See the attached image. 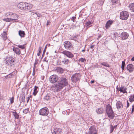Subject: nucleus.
I'll list each match as a JSON object with an SVG mask.
<instances>
[{
  "label": "nucleus",
  "instance_id": "1",
  "mask_svg": "<svg viewBox=\"0 0 134 134\" xmlns=\"http://www.w3.org/2000/svg\"><path fill=\"white\" fill-rule=\"evenodd\" d=\"M18 7L21 10L26 11L31 9L32 5V4H28L26 2H20L18 4Z\"/></svg>",
  "mask_w": 134,
  "mask_h": 134
},
{
  "label": "nucleus",
  "instance_id": "2",
  "mask_svg": "<svg viewBox=\"0 0 134 134\" xmlns=\"http://www.w3.org/2000/svg\"><path fill=\"white\" fill-rule=\"evenodd\" d=\"M58 80L59 82L58 83L62 88L68 85V80L65 77L61 76Z\"/></svg>",
  "mask_w": 134,
  "mask_h": 134
},
{
  "label": "nucleus",
  "instance_id": "3",
  "mask_svg": "<svg viewBox=\"0 0 134 134\" xmlns=\"http://www.w3.org/2000/svg\"><path fill=\"white\" fill-rule=\"evenodd\" d=\"M106 112L108 117L113 118L114 117V115L111 106L108 104L106 105Z\"/></svg>",
  "mask_w": 134,
  "mask_h": 134
},
{
  "label": "nucleus",
  "instance_id": "4",
  "mask_svg": "<svg viewBox=\"0 0 134 134\" xmlns=\"http://www.w3.org/2000/svg\"><path fill=\"white\" fill-rule=\"evenodd\" d=\"M81 75L79 73H76L72 75L71 77V80L73 82L76 83L80 80Z\"/></svg>",
  "mask_w": 134,
  "mask_h": 134
},
{
  "label": "nucleus",
  "instance_id": "5",
  "mask_svg": "<svg viewBox=\"0 0 134 134\" xmlns=\"http://www.w3.org/2000/svg\"><path fill=\"white\" fill-rule=\"evenodd\" d=\"M129 15V14L127 11H122L120 13V18L121 19L126 20L128 18Z\"/></svg>",
  "mask_w": 134,
  "mask_h": 134
},
{
  "label": "nucleus",
  "instance_id": "6",
  "mask_svg": "<svg viewBox=\"0 0 134 134\" xmlns=\"http://www.w3.org/2000/svg\"><path fill=\"white\" fill-rule=\"evenodd\" d=\"M40 115L42 116H47L49 113L48 109L47 108H43L39 111Z\"/></svg>",
  "mask_w": 134,
  "mask_h": 134
},
{
  "label": "nucleus",
  "instance_id": "7",
  "mask_svg": "<svg viewBox=\"0 0 134 134\" xmlns=\"http://www.w3.org/2000/svg\"><path fill=\"white\" fill-rule=\"evenodd\" d=\"M97 131L95 126H92L89 128V134H97Z\"/></svg>",
  "mask_w": 134,
  "mask_h": 134
},
{
  "label": "nucleus",
  "instance_id": "8",
  "mask_svg": "<svg viewBox=\"0 0 134 134\" xmlns=\"http://www.w3.org/2000/svg\"><path fill=\"white\" fill-rule=\"evenodd\" d=\"M64 44L65 48L67 50L71 49L72 47V44L70 42L68 41L65 42Z\"/></svg>",
  "mask_w": 134,
  "mask_h": 134
},
{
  "label": "nucleus",
  "instance_id": "9",
  "mask_svg": "<svg viewBox=\"0 0 134 134\" xmlns=\"http://www.w3.org/2000/svg\"><path fill=\"white\" fill-rule=\"evenodd\" d=\"M51 89L54 91H58V90L62 88L58 83L55 84L53 85L51 87Z\"/></svg>",
  "mask_w": 134,
  "mask_h": 134
},
{
  "label": "nucleus",
  "instance_id": "10",
  "mask_svg": "<svg viewBox=\"0 0 134 134\" xmlns=\"http://www.w3.org/2000/svg\"><path fill=\"white\" fill-rule=\"evenodd\" d=\"M12 14L11 15V17L12 19V21L16 22L17 21V20H18L19 17L18 15L15 13H12Z\"/></svg>",
  "mask_w": 134,
  "mask_h": 134
},
{
  "label": "nucleus",
  "instance_id": "11",
  "mask_svg": "<svg viewBox=\"0 0 134 134\" xmlns=\"http://www.w3.org/2000/svg\"><path fill=\"white\" fill-rule=\"evenodd\" d=\"M62 53L69 58H72L74 57L73 54H72L70 52L68 51H64L62 52Z\"/></svg>",
  "mask_w": 134,
  "mask_h": 134
},
{
  "label": "nucleus",
  "instance_id": "12",
  "mask_svg": "<svg viewBox=\"0 0 134 134\" xmlns=\"http://www.w3.org/2000/svg\"><path fill=\"white\" fill-rule=\"evenodd\" d=\"M129 36L128 33L125 32H123L121 34V37L123 40H125L128 38Z\"/></svg>",
  "mask_w": 134,
  "mask_h": 134
},
{
  "label": "nucleus",
  "instance_id": "13",
  "mask_svg": "<svg viewBox=\"0 0 134 134\" xmlns=\"http://www.w3.org/2000/svg\"><path fill=\"white\" fill-rule=\"evenodd\" d=\"M58 79V77L56 75H53L51 76V82H56Z\"/></svg>",
  "mask_w": 134,
  "mask_h": 134
},
{
  "label": "nucleus",
  "instance_id": "14",
  "mask_svg": "<svg viewBox=\"0 0 134 134\" xmlns=\"http://www.w3.org/2000/svg\"><path fill=\"white\" fill-rule=\"evenodd\" d=\"M126 88L123 86L119 88L118 89V91H120V92L127 93V91H126Z\"/></svg>",
  "mask_w": 134,
  "mask_h": 134
},
{
  "label": "nucleus",
  "instance_id": "15",
  "mask_svg": "<svg viewBox=\"0 0 134 134\" xmlns=\"http://www.w3.org/2000/svg\"><path fill=\"white\" fill-rule=\"evenodd\" d=\"M113 21L112 20H109L106 23L105 27L107 29H108L110 27L111 25L113 23Z\"/></svg>",
  "mask_w": 134,
  "mask_h": 134
},
{
  "label": "nucleus",
  "instance_id": "16",
  "mask_svg": "<svg viewBox=\"0 0 134 134\" xmlns=\"http://www.w3.org/2000/svg\"><path fill=\"white\" fill-rule=\"evenodd\" d=\"M61 132L60 130L59 129L56 128L54 129L52 134H60Z\"/></svg>",
  "mask_w": 134,
  "mask_h": 134
},
{
  "label": "nucleus",
  "instance_id": "17",
  "mask_svg": "<svg viewBox=\"0 0 134 134\" xmlns=\"http://www.w3.org/2000/svg\"><path fill=\"white\" fill-rule=\"evenodd\" d=\"M116 105L117 109H120L123 107L122 103L120 101H118L117 102Z\"/></svg>",
  "mask_w": 134,
  "mask_h": 134
},
{
  "label": "nucleus",
  "instance_id": "18",
  "mask_svg": "<svg viewBox=\"0 0 134 134\" xmlns=\"http://www.w3.org/2000/svg\"><path fill=\"white\" fill-rule=\"evenodd\" d=\"M104 109L103 108H100L97 109L96 110L97 113L98 114H101L103 113Z\"/></svg>",
  "mask_w": 134,
  "mask_h": 134
},
{
  "label": "nucleus",
  "instance_id": "19",
  "mask_svg": "<svg viewBox=\"0 0 134 134\" xmlns=\"http://www.w3.org/2000/svg\"><path fill=\"white\" fill-rule=\"evenodd\" d=\"M13 50L17 54H20L21 53L20 50L18 48H14Z\"/></svg>",
  "mask_w": 134,
  "mask_h": 134
},
{
  "label": "nucleus",
  "instance_id": "20",
  "mask_svg": "<svg viewBox=\"0 0 134 134\" xmlns=\"http://www.w3.org/2000/svg\"><path fill=\"white\" fill-rule=\"evenodd\" d=\"M128 7L130 10L131 12H134V3L130 4Z\"/></svg>",
  "mask_w": 134,
  "mask_h": 134
},
{
  "label": "nucleus",
  "instance_id": "21",
  "mask_svg": "<svg viewBox=\"0 0 134 134\" xmlns=\"http://www.w3.org/2000/svg\"><path fill=\"white\" fill-rule=\"evenodd\" d=\"M19 34L21 37H24L25 35L24 31L21 30H20L19 31Z\"/></svg>",
  "mask_w": 134,
  "mask_h": 134
},
{
  "label": "nucleus",
  "instance_id": "22",
  "mask_svg": "<svg viewBox=\"0 0 134 134\" xmlns=\"http://www.w3.org/2000/svg\"><path fill=\"white\" fill-rule=\"evenodd\" d=\"M3 40L4 41L7 39V35L6 32L4 31L1 34Z\"/></svg>",
  "mask_w": 134,
  "mask_h": 134
},
{
  "label": "nucleus",
  "instance_id": "23",
  "mask_svg": "<svg viewBox=\"0 0 134 134\" xmlns=\"http://www.w3.org/2000/svg\"><path fill=\"white\" fill-rule=\"evenodd\" d=\"M12 57L10 56H8L7 57L6 59V64L7 63L8 64V65H9V62L10 60H12Z\"/></svg>",
  "mask_w": 134,
  "mask_h": 134
},
{
  "label": "nucleus",
  "instance_id": "24",
  "mask_svg": "<svg viewBox=\"0 0 134 134\" xmlns=\"http://www.w3.org/2000/svg\"><path fill=\"white\" fill-rule=\"evenodd\" d=\"M9 62V65H8L9 66H14V64L15 63V59L13 58L12 59V60H10Z\"/></svg>",
  "mask_w": 134,
  "mask_h": 134
},
{
  "label": "nucleus",
  "instance_id": "25",
  "mask_svg": "<svg viewBox=\"0 0 134 134\" xmlns=\"http://www.w3.org/2000/svg\"><path fill=\"white\" fill-rule=\"evenodd\" d=\"M38 87L37 86H35L34 87V91L33 92V94L34 95V96H35L37 93L38 92Z\"/></svg>",
  "mask_w": 134,
  "mask_h": 134
},
{
  "label": "nucleus",
  "instance_id": "26",
  "mask_svg": "<svg viewBox=\"0 0 134 134\" xmlns=\"http://www.w3.org/2000/svg\"><path fill=\"white\" fill-rule=\"evenodd\" d=\"M13 115L15 119H18L19 118V115L15 111L13 112Z\"/></svg>",
  "mask_w": 134,
  "mask_h": 134
},
{
  "label": "nucleus",
  "instance_id": "27",
  "mask_svg": "<svg viewBox=\"0 0 134 134\" xmlns=\"http://www.w3.org/2000/svg\"><path fill=\"white\" fill-rule=\"evenodd\" d=\"M52 64L55 66L58 64L57 59H54L52 60Z\"/></svg>",
  "mask_w": 134,
  "mask_h": 134
},
{
  "label": "nucleus",
  "instance_id": "28",
  "mask_svg": "<svg viewBox=\"0 0 134 134\" xmlns=\"http://www.w3.org/2000/svg\"><path fill=\"white\" fill-rule=\"evenodd\" d=\"M129 97V100L130 102L134 101V94L131 95Z\"/></svg>",
  "mask_w": 134,
  "mask_h": 134
},
{
  "label": "nucleus",
  "instance_id": "29",
  "mask_svg": "<svg viewBox=\"0 0 134 134\" xmlns=\"http://www.w3.org/2000/svg\"><path fill=\"white\" fill-rule=\"evenodd\" d=\"M91 22L90 21H88L85 24L87 28H88L91 26Z\"/></svg>",
  "mask_w": 134,
  "mask_h": 134
},
{
  "label": "nucleus",
  "instance_id": "30",
  "mask_svg": "<svg viewBox=\"0 0 134 134\" xmlns=\"http://www.w3.org/2000/svg\"><path fill=\"white\" fill-rule=\"evenodd\" d=\"M45 99L48 100L50 99V93H47L46 96L44 98Z\"/></svg>",
  "mask_w": 134,
  "mask_h": 134
},
{
  "label": "nucleus",
  "instance_id": "31",
  "mask_svg": "<svg viewBox=\"0 0 134 134\" xmlns=\"http://www.w3.org/2000/svg\"><path fill=\"white\" fill-rule=\"evenodd\" d=\"M116 127V126H113L112 125H111L110 127V133H111L113 131L114 128Z\"/></svg>",
  "mask_w": 134,
  "mask_h": 134
},
{
  "label": "nucleus",
  "instance_id": "32",
  "mask_svg": "<svg viewBox=\"0 0 134 134\" xmlns=\"http://www.w3.org/2000/svg\"><path fill=\"white\" fill-rule=\"evenodd\" d=\"M58 72L61 73H62L63 72L64 69L62 68H57V69Z\"/></svg>",
  "mask_w": 134,
  "mask_h": 134
},
{
  "label": "nucleus",
  "instance_id": "33",
  "mask_svg": "<svg viewBox=\"0 0 134 134\" xmlns=\"http://www.w3.org/2000/svg\"><path fill=\"white\" fill-rule=\"evenodd\" d=\"M12 12H8L6 13L5 14V16L6 17H8L10 16L11 17V15L12 14Z\"/></svg>",
  "mask_w": 134,
  "mask_h": 134
},
{
  "label": "nucleus",
  "instance_id": "34",
  "mask_svg": "<svg viewBox=\"0 0 134 134\" xmlns=\"http://www.w3.org/2000/svg\"><path fill=\"white\" fill-rule=\"evenodd\" d=\"M12 19L10 18H5L4 19H3V20L4 21H5L6 22H10L12 21Z\"/></svg>",
  "mask_w": 134,
  "mask_h": 134
},
{
  "label": "nucleus",
  "instance_id": "35",
  "mask_svg": "<svg viewBox=\"0 0 134 134\" xmlns=\"http://www.w3.org/2000/svg\"><path fill=\"white\" fill-rule=\"evenodd\" d=\"M111 2L113 5L118 4L119 2V0H111Z\"/></svg>",
  "mask_w": 134,
  "mask_h": 134
},
{
  "label": "nucleus",
  "instance_id": "36",
  "mask_svg": "<svg viewBox=\"0 0 134 134\" xmlns=\"http://www.w3.org/2000/svg\"><path fill=\"white\" fill-rule=\"evenodd\" d=\"M126 69L129 71L130 72H132L133 70V68H126Z\"/></svg>",
  "mask_w": 134,
  "mask_h": 134
},
{
  "label": "nucleus",
  "instance_id": "37",
  "mask_svg": "<svg viewBox=\"0 0 134 134\" xmlns=\"http://www.w3.org/2000/svg\"><path fill=\"white\" fill-rule=\"evenodd\" d=\"M104 0H100L98 2V3L99 5H103L104 3Z\"/></svg>",
  "mask_w": 134,
  "mask_h": 134
},
{
  "label": "nucleus",
  "instance_id": "38",
  "mask_svg": "<svg viewBox=\"0 0 134 134\" xmlns=\"http://www.w3.org/2000/svg\"><path fill=\"white\" fill-rule=\"evenodd\" d=\"M17 46H18V47L21 48L22 49H24L25 48V45L24 44H23V45H20L19 44L18 45H17Z\"/></svg>",
  "mask_w": 134,
  "mask_h": 134
},
{
  "label": "nucleus",
  "instance_id": "39",
  "mask_svg": "<svg viewBox=\"0 0 134 134\" xmlns=\"http://www.w3.org/2000/svg\"><path fill=\"white\" fill-rule=\"evenodd\" d=\"M101 64L102 65L104 66H105L108 67H109V65L106 63L105 62H103L101 63Z\"/></svg>",
  "mask_w": 134,
  "mask_h": 134
},
{
  "label": "nucleus",
  "instance_id": "40",
  "mask_svg": "<svg viewBox=\"0 0 134 134\" xmlns=\"http://www.w3.org/2000/svg\"><path fill=\"white\" fill-rule=\"evenodd\" d=\"M79 61L80 62H83L84 61H86V60L85 59L82 58H81L79 59Z\"/></svg>",
  "mask_w": 134,
  "mask_h": 134
},
{
  "label": "nucleus",
  "instance_id": "41",
  "mask_svg": "<svg viewBox=\"0 0 134 134\" xmlns=\"http://www.w3.org/2000/svg\"><path fill=\"white\" fill-rule=\"evenodd\" d=\"M29 111V109H25L23 110V112L24 113L26 114Z\"/></svg>",
  "mask_w": 134,
  "mask_h": 134
},
{
  "label": "nucleus",
  "instance_id": "42",
  "mask_svg": "<svg viewBox=\"0 0 134 134\" xmlns=\"http://www.w3.org/2000/svg\"><path fill=\"white\" fill-rule=\"evenodd\" d=\"M65 64H68V59L65 60L64 61L62 62Z\"/></svg>",
  "mask_w": 134,
  "mask_h": 134
},
{
  "label": "nucleus",
  "instance_id": "43",
  "mask_svg": "<svg viewBox=\"0 0 134 134\" xmlns=\"http://www.w3.org/2000/svg\"><path fill=\"white\" fill-rule=\"evenodd\" d=\"M38 62V60H36L34 64V67H36V65L37 64Z\"/></svg>",
  "mask_w": 134,
  "mask_h": 134
},
{
  "label": "nucleus",
  "instance_id": "44",
  "mask_svg": "<svg viewBox=\"0 0 134 134\" xmlns=\"http://www.w3.org/2000/svg\"><path fill=\"white\" fill-rule=\"evenodd\" d=\"M12 75L11 74L6 76L5 77L6 78H11L12 77Z\"/></svg>",
  "mask_w": 134,
  "mask_h": 134
},
{
  "label": "nucleus",
  "instance_id": "45",
  "mask_svg": "<svg viewBox=\"0 0 134 134\" xmlns=\"http://www.w3.org/2000/svg\"><path fill=\"white\" fill-rule=\"evenodd\" d=\"M10 101L11 104L13 103L14 102V98H11L10 99Z\"/></svg>",
  "mask_w": 134,
  "mask_h": 134
},
{
  "label": "nucleus",
  "instance_id": "46",
  "mask_svg": "<svg viewBox=\"0 0 134 134\" xmlns=\"http://www.w3.org/2000/svg\"><path fill=\"white\" fill-rule=\"evenodd\" d=\"M125 65V63L124 61H122V63L121 67H124Z\"/></svg>",
  "mask_w": 134,
  "mask_h": 134
},
{
  "label": "nucleus",
  "instance_id": "47",
  "mask_svg": "<svg viewBox=\"0 0 134 134\" xmlns=\"http://www.w3.org/2000/svg\"><path fill=\"white\" fill-rule=\"evenodd\" d=\"M35 13L36 14L38 17H40L41 16V14H40L37 13Z\"/></svg>",
  "mask_w": 134,
  "mask_h": 134
},
{
  "label": "nucleus",
  "instance_id": "48",
  "mask_svg": "<svg viewBox=\"0 0 134 134\" xmlns=\"http://www.w3.org/2000/svg\"><path fill=\"white\" fill-rule=\"evenodd\" d=\"M76 18V17H72L71 20L72 21L74 22V20H75V19Z\"/></svg>",
  "mask_w": 134,
  "mask_h": 134
},
{
  "label": "nucleus",
  "instance_id": "49",
  "mask_svg": "<svg viewBox=\"0 0 134 134\" xmlns=\"http://www.w3.org/2000/svg\"><path fill=\"white\" fill-rule=\"evenodd\" d=\"M42 47H40L38 48L39 52L41 53V52Z\"/></svg>",
  "mask_w": 134,
  "mask_h": 134
},
{
  "label": "nucleus",
  "instance_id": "50",
  "mask_svg": "<svg viewBox=\"0 0 134 134\" xmlns=\"http://www.w3.org/2000/svg\"><path fill=\"white\" fill-rule=\"evenodd\" d=\"M32 97V96H30L29 97H27V103L29 101V100L30 99V98H31Z\"/></svg>",
  "mask_w": 134,
  "mask_h": 134
},
{
  "label": "nucleus",
  "instance_id": "51",
  "mask_svg": "<svg viewBox=\"0 0 134 134\" xmlns=\"http://www.w3.org/2000/svg\"><path fill=\"white\" fill-rule=\"evenodd\" d=\"M132 110H131V113H133V111H134V105H132Z\"/></svg>",
  "mask_w": 134,
  "mask_h": 134
},
{
  "label": "nucleus",
  "instance_id": "52",
  "mask_svg": "<svg viewBox=\"0 0 134 134\" xmlns=\"http://www.w3.org/2000/svg\"><path fill=\"white\" fill-rule=\"evenodd\" d=\"M127 106L126 107V108H127L129 107V105H130V104L128 102V100L127 101Z\"/></svg>",
  "mask_w": 134,
  "mask_h": 134
},
{
  "label": "nucleus",
  "instance_id": "53",
  "mask_svg": "<svg viewBox=\"0 0 134 134\" xmlns=\"http://www.w3.org/2000/svg\"><path fill=\"white\" fill-rule=\"evenodd\" d=\"M25 96H23L22 97V101L24 102L25 101Z\"/></svg>",
  "mask_w": 134,
  "mask_h": 134
},
{
  "label": "nucleus",
  "instance_id": "54",
  "mask_svg": "<svg viewBox=\"0 0 134 134\" xmlns=\"http://www.w3.org/2000/svg\"><path fill=\"white\" fill-rule=\"evenodd\" d=\"M132 64H130L127 65V67H132Z\"/></svg>",
  "mask_w": 134,
  "mask_h": 134
},
{
  "label": "nucleus",
  "instance_id": "55",
  "mask_svg": "<svg viewBox=\"0 0 134 134\" xmlns=\"http://www.w3.org/2000/svg\"><path fill=\"white\" fill-rule=\"evenodd\" d=\"M94 45L91 46L90 48H91L92 49L94 47Z\"/></svg>",
  "mask_w": 134,
  "mask_h": 134
},
{
  "label": "nucleus",
  "instance_id": "56",
  "mask_svg": "<svg viewBox=\"0 0 134 134\" xmlns=\"http://www.w3.org/2000/svg\"><path fill=\"white\" fill-rule=\"evenodd\" d=\"M35 68H33V72H35L36 71Z\"/></svg>",
  "mask_w": 134,
  "mask_h": 134
},
{
  "label": "nucleus",
  "instance_id": "57",
  "mask_svg": "<svg viewBox=\"0 0 134 134\" xmlns=\"http://www.w3.org/2000/svg\"><path fill=\"white\" fill-rule=\"evenodd\" d=\"M132 61H134V57H133L131 59Z\"/></svg>",
  "mask_w": 134,
  "mask_h": 134
},
{
  "label": "nucleus",
  "instance_id": "58",
  "mask_svg": "<svg viewBox=\"0 0 134 134\" xmlns=\"http://www.w3.org/2000/svg\"><path fill=\"white\" fill-rule=\"evenodd\" d=\"M40 52H38L37 53V55L38 56H39L40 55Z\"/></svg>",
  "mask_w": 134,
  "mask_h": 134
},
{
  "label": "nucleus",
  "instance_id": "59",
  "mask_svg": "<svg viewBox=\"0 0 134 134\" xmlns=\"http://www.w3.org/2000/svg\"><path fill=\"white\" fill-rule=\"evenodd\" d=\"M49 22L48 21H47V25H49Z\"/></svg>",
  "mask_w": 134,
  "mask_h": 134
},
{
  "label": "nucleus",
  "instance_id": "60",
  "mask_svg": "<svg viewBox=\"0 0 134 134\" xmlns=\"http://www.w3.org/2000/svg\"><path fill=\"white\" fill-rule=\"evenodd\" d=\"M94 80H92L91 82V83H93L94 82Z\"/></svg>",
  "mask_w": 134,
  "mask_h": 134
},
{
  "label": "nucleus",
  "instance_id": "61",
  "mask_svg": "<svg viewBox=\"0 0 134 134\" xmlns=\"http://www.w3.org/2000/svg\"><path fill=\"white\" fill-rule=\"evenodd\" d=\"M35 72H33L32 74V75L33 76H34L35 75Z\"/></svg>",
  "mask_w": 134,
  "mask_h": 134
},
{
  "label": "nucleus",
  "instance_id": "62",
  "mask_svg": "<svg viewBox=\"0 0 134 134\" xmlns=\"http://www.w3.org/2000/svg\"><path fill=\"white\" fill-rule=\"evenodd\" d=\"M85 51V49H83L82 50V52H84Z\"/></svg>",
  "mask_w": 134,
  "mask_h": 134
},
{
  "label": "nucleus",
  "instance_id": "63",
  "mask_svg": "<svg viewBox=\"0 0 134 134\" xmlns=\"http://www.w3.org/2000/svg\"><path fill=\"white\" fill-rule=\"evenodd\" d=\"M125 68H121L122 70H123Z\"/></svg>",
  "mask_w": 134,
  "mask_h": 134
},
{
  "label": "nucleus",
  "instance_id": "64",
  "mask_svg": "<svg viewBox=\"0 0 134 134\" xmlns=\"http://www.w3.org/2000/svg\"><path fill=\"white\" fill-rule=\"evenodd\" d=\"M44 60H45V61H46V62H47V61H48V60H46V58H45V59H44Z\"/></svg>",
  "mask_w": 134,
  "mask_h": 134
}]
</instances>
